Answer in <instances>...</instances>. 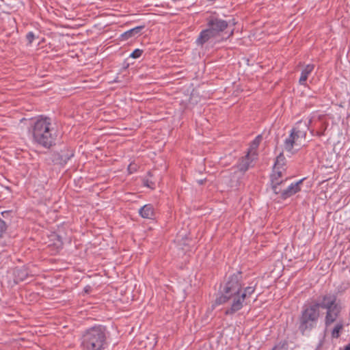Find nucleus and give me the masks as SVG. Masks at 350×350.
<instances>
[{
  "mask_svg": "<svg viewBox=\"0 0 350 350\" xmlns=\"http://www.w3.org/2000/svg\"><path fill=\"white\" fill-rule=\"evenodd\" d=\"M143 53V50L139 49H135L130 55V57L136 59L139 58Z\"/></svg>",
  "mask_w": 350,
  "mask_h": 350,
  "instance_id": "26",
  "label": "nucleus"
},
{
  "mask_svg": "<svg viewBox=\"0 0 350 350\" xmlns=\"http://www.w3.org/2000/svg\"><path fill=\"white\" fill-rule=\"evenodd\" d=\"M74 150L70 147L65 146L59 152H54L53 154V162L55 165L64 166L68 161L74 157Z\"/></svg>",
  "mask_w": 350,
  "mask_h": 350,
  "instance_id": "9",
  "label": "nucleus"
},
{
  "mask_svg": "<svg viewBox=\"0 0 350 350\" xmlns=\"http://www.w3.org/2000/svg\"><path fill=\"white\" fill-rule=\"evenodd\" d=\"M207 27L217 36H219L229 25L230 22L211 15L207 18Z\"/></svg>",
  "mask_w": 350,
  "mask_h": 350,
  "instance_id": "7",
  "label": "nucleus"
},
{
  "mask_svg": "<svg viewBox=\"0 0 350 350\" xmlns=\"http://www.w3.org/2000/svg\"><path fill=\"white\" fill-rule=\"evenodd\" d=\"M323 117V116L322 115H319V116H317V120H318L319 121H321V120H322Z\"/></svg>",
  "mask_w": 350,
  "mask_h": 350,
  "instance_id": "31",
  "label": "nucleus"
},
{
  "mask_svg": "<svg viewBox=\"0 0 350 350\" xmlns=\"http://www.w3.org/2000/svg\"><path fill=\"white\" fill-rule=\"evenodd\" d=\"M8 228V225L1 219H0V238L3 237Z\"/></svg>",
  "mask_w": 350,
  "mask_h": 350,
  "instance_id": "24",
  "label": "nucleus"
},
{
  "mask_svg": "<svg viewBox=\"0 0 350 350\" xmlns=\"http://www.w3.org/2000/svg\"><path fill=\"white\" fill-rule=\"evenodd\" d=\"M262 140V135H258L250 144V148L247 152L249 154H252L253 157H257V149Z\"/></svg>",
  "mask_w": 350,
  "mask_h": 350,
  "instance_id": "16",
  "label": "nucleus"
},
{
  "mask_svg": "<svg viewBox=\"0 0 350 350\" xmlns=\"http://www.w3.org/2000/svg\"><path fill=\"white\" fill-rule=\"evenodd\" d=\"M13 277L14 284H18L25 280L29 275V269L25 267H16L12 269L10 273Z\"/></svg>",
  "mask_w": 350,
  "mask_h": 350,
  "instance_id": "11",
  "label": "nucleus"
},
{
  "mask_svg": "<svg viewBox=\"0 0 350 350\" xmlns=\"http://www.w3.org/2000/svg\"><path fill=\"white\" fill-rule=\"evenodd\" d=\"M151 176H152L151 172H148L147 173V176L143 179V185L144 187H146L153 189L154 188L155 183H154V182H153L152 180H151L150 179H149L148 178V177H151Z\"/></svg>",
  "mask_w": 350,
  "mask_h": 350,
  "instance_id": "22",
  "label": "nucleus"
},
{
  "mask_svg": "<svg viewBox=\"0 0 350 350\" xmlns=\"http://www.w3.org/2000/svg\"><path fill=\"white\" fill-rule=\"evenodd\" d=\"M257 157H252V154H249L247 153L244 157H242L239 160L238 163L232 167V170H233V174L239 175L237 176V178H241L244 174L249 170V168L252 166V163Z\"/></svg>",
  "mask_w": 350,
  "mask_h": 350,
  "instance_id": "8",
  "label": "nucleus"
},
{
  "mask_svg": "<svg viewBox=\"0 0 350 350\" xmlns=\"http://www.w3.org/2000/svg\"><path fill=\"white\" fill-rule=\"evenodd\" d=\"M319 299L305 304L301 308L298 321L299 331L302 335L310 332L317 325L321 317Z\"/></svg>",
  "mask_w": 350,
  "mask_h": 350,
  "instance_id": "3",
  "label": "nucleus"
},
{
  "mask_svg": "<svg viewBox=\"0 0 350 350\" xmlns=\"http://www.w3.org/2000/svg\"><path fill=\"white\" fill-rule=\"evenodd\" d=\"M140 216L145 219H153L154 217V209L152 204H147L139 210Z\"/></svg>",
  "mask_w": 350,
  "mask_h": 350,
  "instance_id": "17",
  "label": "nucleus"
},
{
  "mask_svg": "<svg viewBox=\"0 0 350 350\" xmlns=\"http://www.w3.org/2000/svg\"><path fill=\"white\" fill-rule=\"evenodd\" d=\"M304 179H301L296 183H291L289 186L284 188L282 193V200H286L287 198L295 195L301 190L300 185Z\"/></svg>",
  "mask_w": 350,
  "mask_h": 350,
  "instance_id": "12",
  "label": "nucleus"
},
{
  "mask_svg": "<svg viewBox=\"0 0 350 350\" xmlns=\"http://www.w3.org/2000/svg\"><path fill=\"white\" fill-rule=\"evenodd\" d=\"M314 64H308L306 65L301 72V75L299 79V83L301 85H305L306 84V81L308 80V77L311 75V73L314 71Z\"/></svg>",
  "mask_w": 350,
  "mask_h": 350,
  "instance_id": "15",
  "label": "nucleus"
},
{
  "mask_svg": "<svg viewBox=\"0 0 350 350\" xmlns=\"http://www.w3.org/2000/svg\"><path fill=\"white\" fill-rule=\"evenodd\" d=\"M285 183H278V184L271 183V189L275 194L280 195V198L282 199V193L283 192V188L282 186Z\"/></svg>",
  "mask_w": 350,
  "mask_h": 350,
  "instance_id": "21",
  "label": "nucleus"
},
{
  "mask_svg": "<svg viewBox=\"0 0 350 350\" xmlns=\"http://www.w3.org/2000/svg\"><path fill=\"white\" fill-rule=\"evenodd\" d=\"M256 286V283L253 284V282H252L248 286L245 288L242 287L241 292L239 293L238 295L236 296L234 300H232L230 307L225 310L224 314L226 315H232L241 310L243 307L245 301L250 298L255 292Z\"/></svg>",
  "mask_w": 350,
  "mask_h": 350,
  "instance_id": "6",
  "label": "nucleus"
},
{
  "mask_svg": "<svg viewBox=\"0 0 350 350\" xmlns=\"http://www.w3.org/2000/svg\"><path fill=\"white\" fill-rule=\"evenodd\" d=\"M286 174V167H273L272 172L270 175L271 183L278 184V183H285L287 178L283 179V176Z\"/></svg>",
  "mask_w": 350,
  "mask_h": 350,
  "instance_id": "13",
  "label": "nucleus"
},
{
  "mask_svg": "<svg viewBox=\"0 0 350 350\" xmlns=\"http://www.w3.org/2000/svg\"><path fill=\"white\" fill-rule=\"evenodd\" d=\"M145 25H141L135 27L133 29H131L129 31H126L124 33L121 35L122 40H128L132 37H134L137 35L141 34V31L143 29H144Z\"/></svg>",
  "mask_w": 350,
  "mask_h": 350,
  "instance_id": "18",
  "label": "nucleus"
},
{
  "mask_svg": "<svg viewBox=\"0 0 350 350\" xmlns=\"http://www.w3.org/2000/svg\"><path fill=\"white\" fill-rule=\"evenodd\" d=\"M243 287L242 271H238L230 275L226 282L220 285L218 296L213 306L224 304L230 300H234Z\"/></svg>",
  "mask_w": 350,
  "mask_h": 350,
  "instance_id": "2",
  "label": "nucleus"
},
{
  "mask_svg": "<svg viewBox=\"0 0 350 350\" xmlns=\"http://www.w3.org/2000/svg\"><path fill=\"white\" fill-rule=\"evenodd\" d=\"M336 323L331 334L333 338H337L340 336V332L343 329V323L342 321Z\"/></svg>",
  "mask_w": 350,
  "mask_h": 350,
  "instance_id": "20",
  "label": "nucleus"
},
{
  "mask_svg": "<svg viewBox=\"0 0 350 350\" xmlns=\"http://www.w3.org/2000/svg\"><path fill=\"white\" fill-rule=\"evenodd\" d=\"M25 38L27 41V44L31 45L32 44L33 41L34 40L36 36H35L33 32L29 31L26 34Z\"/></svg>",
  "mask_w": 350,
  "mask_h": 350,
  "instance_id": "25",
  "label": "nucleus"
},
{
  "mask_svg": "<svg viewBox=\"0 0 350 350\" xmlns=\"http://www.w3.org/2000/svg\"><path fill=\"white\" fill-rule=\"evenodd\" d=\"M10 213L11 211H5L1 213V215L3 217H6Z\"/></svg>",
  "mask_w": 350,
  "mask_h": 350,
  "instance_id": "29",
  "label": "nucleus"
},
{
  "mask_svg": "<svg viewBox=\"0 0 350 350\" xmlns=\"http://www.w3.org/2000/svg\"><path fill=\"white\" fill-rule=\"evenodd\" d=\"M29 132L33 144L46 149L56 145L59 136L57 126L50 118L40 116L31 124Z\"/></svg>",
  "mask_w": 350,
  "mask_h": 350,
  "instance_id": "1",
  "label": "nucleus"
},
{
  "mask_svg": "<svg viewBox=\"0 0 350 350\" xmlns=\"http://www.w3.org/2000/svg\"><path fill=\"white\" fill-rule=\"evenodd\" d=\"M128 170L130 173H133V172L136 171L135 167H133L132 164H130L128 167Z\"/></svg>",
  "mask_w": 350,
  "mask_h": 350,
  "instance_id": "28",
  "label": "nucleus"
},
{
  "mask_svg": "<svg viewBox=\"0 0 350 350\" xmlns=\"http://www.w3.org/2000/svg\"><path fill=\"white\" fill-rule=\"evenodd\" d=\"M306 130L301 131L297 127L293 128L289 136L284 140V146L287 152L293 153V148L295 141L299 138H306Z\"/></svg>",
  "mask_w": 350,
  "mask_h": 350,
  "instance_id": "10",
  "label": "nucleus"
},
{
  "mask_svg": "<svg viewBox=\"0 0 350 350\" xmlns=\"http://www.w3.org/2000/svg\"><path fill=\"white\" fill-rule=\"evenodd\" d=\"M286 165V158L283 154V152H280L276 157L273 167L279 168V167H285Z\"/></svg>",
  "mask_w": 350,
  "mask_h": 350,
  "instance_id": "19",
  "label": "nucleus"
},
{
  "mask_svg": "<svg viewBox=\"0 0 350 350\" xmlns=\"http://www.w3.org/2000/svg\"><path fill=\"white\" fill-rule=\"evenodd\" d=\"M328 123L325 121L322 122L321 124V126L319 127V129L316 131V135L318 137H321L325 135V131L327 129Z\"/></svg>",
  "mask_w": 350,
  "mask_h": 350,
  "instance_id": "23",
  "label": "nucleus"
},
{
  "mask_svg": "<svg viewBox=\"0 0 350 350\" xmlns=\"http://www.w3.org/2000/svg\"><path fill=\"white\" fill-rule=\"evenodd\" d=\"M320 309L325 310L324 317V324L326 327L338 321L340 318L343 306L336 294L326 293L319 297Z\"/></svg>",
  "mask_w": 350,
  "mask_h": 350,
  "instance_id": "5",
  "label": "nucleus"
},
{
  "mask_svg": "<svg viewBox=\"0 0 350 350\" xmlns=\"http://www.w3.org/2000/svg\"><path fill=\"white\" fill-rule=\"evenodd\" d=\"M107 346V329L103 325L92 326L85 330L81 336L82 350H104Z\"/></svg>",
  "mask_w": 350,
  "mask_h": 350,
  "instance_id": "4",
  "label": "nucleus"
},
{
  "mask_svg": "<svg viewBox=\"0 0 350 350\" xmlns=\"http://www.w3.org/2000/svg\"><path fill=\"white\" fill-rule=\"evenodd\" d=\"M314 119V116H312L311 118H310L308 120V123L307 124H306V127L308 130H310V132L312 135H316V131H314V129H313V128L310 129Z\"/></svg>",
  "mask_w": 350,
  "mask_h": 350,
  "instance_id": "27",
  "label": "nucleus"
},
{
  "mask_svg": "<svg viewBox=\"0 0 350 350\" xmlns=\"http://www.w3.org/2000/svg\"><path fill=\"white\" fill-rule=\"evenodd\" d=\"M272 350H282V347H278V346H275Z\"/></svg>",
  "mask_w": 350,
  "mask_h": 350,
  "instance_id": "30",
  "label": "nucleus"
},
{
  "mask_svg": "<svg viewBox=\"0 0 350 350\" xmlns=\"http://www.w3.org/2000/svg\"><path fill=\"white\" fill-rule=\"evenodd\" d=\"M215 37L216 36L207 27L200 33L196 40V44L198 45L202 46L210 39Z\"/></svg>",
  "mask_w": 350,
  "mask_h": 350,
  "instance_id": "14",
  "label": "nucleus"
}]
</instances>
